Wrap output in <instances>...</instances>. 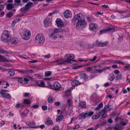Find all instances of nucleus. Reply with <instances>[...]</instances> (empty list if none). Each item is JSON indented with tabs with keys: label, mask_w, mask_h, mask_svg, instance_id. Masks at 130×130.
I'll return each instance as SVG.
<instances>
[{
	"label": "nucleus",
	"mask_w": 130,
	"mask_h": 130,
	"mask_svg": "<svg viewBox=\"0 0 130 130\" xmlns=\"http://www.w3.org/2000/svg\"><path fill=\"white\" fill-rule=\"evenodd\" d=\"M98 28L97 25L95 23H91L89 25V29L91 31L95 30Z\"/></svg>",
	"instance_id": "1a4fd4ad"
},
{
	"label": "nucleus",
	"mask_w": 130,
	"mask_h": 130,
	"mask_svg": "<svg viewBox=\"0 0 130 130\" xmlns=\"http://www.w3.org/2000/svg\"><path fill=\"white\" fill-rule=\"evenodd\" d=\"M86 103L85 102H80L78 104L79 106L82 108L85 107Z\"/></svg>",
	"instance_id": "5701e85b"
},
{
	"label": "nucleus",
	"mask_w": 130,
	"mask_h": 130,
	"mask_svg": "<svg viewBox=\"0 0 130 130\" xmlns=\"http://www.w3.org/2000/svg\"><path fill=\"white\" fill-rule=\"evenodd\" d=\"M71 100L70 99L68 100L67 101V103H68L69 106H70L71 105Z\"/></svg>",
	"instance_id": "5fc2aeb1"
},
{
	"label": "nucleus",
	"mask_w": 130,
	"mask_h": 130,
	"mask_svg": "<svg viewBox=\"0 0 130 130\" xmlns=\"http://www.w3.org/2000/svg\"><path fill=\"white\" fill-rule=\"evenodd\" d=\"M51 56L50 54L48 55H45L44 56V57L46 58H50Z\"/></svg>",
	"instance_id": "052dcab7"
},
{
	"label": "nucleus",
	"mask_w": 130,
	"mask_h": 130,
	"mask_svg": "<svg viewBox=\"0 0 130 130\" xmlns=\"http://www.w3.org/2000/svg\"><path fill=\"white\" fill-rule=\"evenodd\" d=\"M82 83L76 80H74L71 83V84L73 86H76L80 85Z\"/></svg>",
	"instance_id": "2eb2a0df"
},
{
	"label": "nucleus",
	"mask_w": 130,
	"mask_h": 130,
	"mask_svg": "<svg viewBox=\"0 0 130 130\" xmlns=\"http://www.w3.org/2000/svg\"><path fill=\"white\" fill-rule=\"evenodd\" d=\"M13 4L8 3L6 6L7 9L8 10H11L13 8Z\"/></svg>",
	"instance_id": "6ab92c4d"
},
{
	"label": "nucleus",
	"mask_w": 130,
	"mask_h": 130,
	"mask_svg": "<svg viewBox=\"0 0 130 130\" xmlns=\"http://www.w3.org/2000/svg\"><path fill=\"white\" fill-rule=\"evenodd\" d=\"M102 111H101L98 113H96L93 116L92 119L93 120L96 119H98L101 115Z\"/></svg>",
	"instance_id": "9b49d317"
},
{
	"label": "nucleus",
	"mask_w": 130,
	"mask_h": 130,
	"mask_svg": "<svg viewBox=\"0 0 130 130\" xmlns=\"http://www.w3.org/2000/svg\"><path fill=\"white\" fill-rule=\"evenodd\" d=\"M8 73L10 75V76H13L15 74V71L13 69H11L8 72Z\"/></svg>",
	"instance_id": "c85d7f7f"
},
{
	"label": "nucleus",
	"mask_w": 130,
	"mask_h": 130,
	"mask_svg": "<svg viewBox=\"0 0 130 130\" xmlns=\"http://www.w3.org/2000/svg\"><path fill=\"white\" fill-rule=\"evenodd\" d=\"M0 60L1 61H8V59L5 57L0 55Z\"/></svg>",
	"instance_id": "bb28decb"
},
{
	"label": "nucleus",
	"mask_w": 130,
	"mask_h": 130,
	"mask_svg": "<svg viewBox=\"0 0 130 130\" xmlns=\"http://www.w3.org/2000/svg\"><path fill=\"white\" fill-rule=\"evenodd\" d=\"M86 18L87 19V21L88 22H91V18L89 17H86Z\"/></svg>",
	"instance_id": "bf43d9fd"
},
{
	"label": "nucleus",
	"mask_w": 130,
	"mask_h": 130,
	"mask_svg": "<svg viewBox=\"0 0 130 130\" xmlns=\"http://www.w3.org/2000/svg\"><path fill=\"white\" fill-rule=\"evenodd\" d=\"M17 70L18 71L19 73H24L26 72V71L23 70Z\"/></svg>",
	"instance_id": "49530a36"
},
{
	"label": "nucleus",
	"mask_w": 130,
	"mask_h": 130,
	"mask_svg": "<svg viewBox=\"0 0 130 130\" xmlns=\"http://www.w3.org/2000/svg\"><path fill=\"white\" fill-rule=\"evenodd\" d=\"M114 62L115 63H117L118 64L121 63L122 64H123L124 63L122 62V61L120 60H115L114 61Z\"/></svg>",
	"instance_id": "4c0bfd02"
},
{
	"label": "nucleus",
	"mask_w": 130,
	"mask_h": 130,
	"mask_svg": "<svg viewBox=\"0 0 130 130\" xmlns=\"http://www.w3.org/2000/svg\"><path fill=\"white\" fill-rule=\"evenodd\" d=\"M39 105H35L32 106V107L34 108H38Z\"/></svg>",
	"instance_id": "6e6d98bb"
},
{
	"label": "nucleus",
	"mask_w": 130,
	"mask_h": 130,
	"mask_svg": "<svg viewBox=\"0 0 130 130\" xmlns=\"http://www.w3.org/2000/svg\"><path fill=\"white\" fill-rule=\"evenodd\" d=\"M123 127L121 126L116 125V126L113 127V129L114 130H120L122 129Z\"/></svg>",
	"instance_id": "412c9836"
},
{
	"label": "nucleus",
	"mask_w": 130,
	"mask_h": 130,
	"mask_svg": "<svg viewBox=\"0 0 130 130\" xmlns=\"http://www.w3.org/2000/svg\"><path fill=\"white\" fill-rule=\"evenodd\" d=\"M114 72L115 74H118L120 73V71L119 70H115Z\"/></svg>",
	"instance_id": "774afa93"
},
{
	"label": "nucleus",
	"mask_w": 130,
	"mask_h": 130,
	"mask_svg": "<svg viewBox=\"0 0 130 130\" xmlns=\"http://www.w3.org/2000/svg\"><path fill=\"white\" fill-rule=\"evenodd\" d=\"M110 106L109 104L106 105L103 109L101 110V111L102 112H106V111L110 110L111 109V108H110Z\"/></svg>",
	"instance_id": "f8f14e48"
},
{
	"label": "nucleus",
	"mask_w": 130,
	"mask_h": 130,
	"mask_svg": "<svg viewBox=\"0 0 130 130\" xmlns=\"http://www.w3.org/2000/svg\"><path fill=\"white\" fill-rule=\"evenodd\" d=\"M16 79H18V81L19 83H20L22 84H24V80L22 78L17 77L16 78Z\"/></svg>",
	"instance_id": "4be33fe9"
},
{
	"label": "nucleus",
	"mask_w": 130,
	"mask_h": 130,
	"mask_svg": "<svg viewBox=\"0 0 130 130\" xmlns=\"http://www.w3.org/2000/svg\"><path fill=\"white\" fill-rule=\"evenodd\" d=\"M54 86L55 90H59L61 87V85L57 82H55L54 83Z\"/></svg>",
	"instance_id": "4468645a"
},
{
	"label": "nucleus",
	"mask_w": 130,
	"mask_h": 130,
	"mask_svg": "<svg viewBox=\"0 0 130 130\" xmlns=\"http://www.w3.org/2000/svg\"><path fill=\"white\" fill-rule=\"evenodd\" d=\"M79 76L81 78H84L85 80L88 78V76L85 73H82L80 74Z\"/></svg>",
	"instance_id": "f3484780"
},
{
	"label": "nucleus",
	"mask_w": 130,
	"mask_h": 130,
	"mask_svg": "<svg viewBox=\"0 0 130 130\" xmlns=\"http://www.w3.org/2000/svg\"><path fill=\"white\" fill-rule=\"evenodd\" d=\"M65 94L69 96L70 94V91L69 90H67L65 91Z\"/></svg>",
	"instance_id": "c03bdc74"
},
{
	"label": "nucleus",
	"mask_w": 130,
	"mask_h": 130,
	"mask_svg": "<svg viewBox=\"0 0 130 130\" xmlns=\"http://www.w3.org/2000/svg\"><path fill=\"white\" fill-rule=\"evenodd\" d=\"M7 53V52L5 50L2 49H0V53L4 54Z\"/></svg>",
	"instance_id": "603ef678"
},
{
	"label": "nucleus",
	"mask_w": 130,
	"mask_h": 130,
	"mask_svg": "<svg viewBox=\"0 0 130 130\" xmlns=\"http://www.w3.org/2000/svg\"><path fill=\"white\" fill-rule=\"evenodd\" d=\"M45 41V38L42 34H39L36 36L35 38L36 42L39 45L43 44Z\"/></svg>",
	"instance_id": "7ed1b4c3"
},
{
	"label": "nucleus",
	"mask_w": 130,
	"mask_h": 130,
	"mask_svg": "<svg viewBox=\"0 0 130 130\" xmlns=\"http://www.w3.org/2000/svg\"><path fill=\"white\" fill-rule=\"evenodd\" d=\"M50 19L49 18H46L44 20V22L45 25L46 26H49L50 24Z\"/></svg>",
	"instance_id": "dca6fc26"
},
{
	"label": "nucleus",
	"mask_w": 130,
	"mask_h": 130,
	"mask_svg": "<svg viewBox=\"0 0 130 130\" xmlns=\"http://www.w3.org/2000/svg\"><path fill=\"white\" fill-rule=\"evenodd\" d=\"M5 93V92L3 91L2 90H1V91L0 92V94L3 97V96H4L5 94V93Z\"/></svg>",
	"instance_id": "09e8293b"
},
{
	"label": "nucleus",
	"mask_w": 130,
	"mask_h": 130,
	"mask_svg": "<svg viewBox=\"0 0 130 130\" xmlns=\"http://www.w3.org/2000/svg\"><path fill=\"white\" fill-rule=\"evenodd\" d=\"M30 34V31L25 29L24 30V32L22 33L21 36L22 39L25 40H27L29 39Z\"/></svg>",
	"instance_id": "423d86ee"
},
{
	"label": "nucleus",
	"mask_w": 130,
	"mask_h": 130,
	"mask_svg": "<svg viewBox=\"0 0 130 130\" xmlns=\"http://www.w3.org/2000/svg\"><path fill=\"white\" fill-rule=\"evenodd\" d=\"M114 30V29L110 27H108L107 28L103 30L100 31V34H103L105 33L106 31H113Z\"/></svg>",
	"instance_id": "ddd939ff"
},
{
	"label": "nucleus",
	"mask_w": 130,
	"mask_h": 130,
	"mask_svg": "<svg viewBox=\"0 0 130 130\" xmlns=\"http://www.w3.org/2000/svg\"><path fill=\"white\" fill-rule=\"evenodd\" d=\"M59 128L58 126H55L52 129V130H59Z\"/></svg>",
	"instance_id": "338daca9"
},
{
	"label": "nucleus",
	"mask_w": 130,
	"mask_h": 130,
	"mask_svg": "<svg viewBox=\"0 0 130 130\" xmlns=\"http://www.w3.org/2000/svg\"><path fill=\"white\" fill-rule=\"evenodd\" d=\"M115 78V76L113 74H111L109 75V79L111 81H113Z\"/></svg>",
	"instance_id": "2f4dec72"
},
{
	"label": "nucleus",
	"mask_w": 130,
	"mask_h": 130,
	"mask_svg": "<svg viewBox=\"0 0 130 130\" xmlns=\"http://www.w3.org/2000/svg\"><path fill=\"white\" fill-rule=\"evenodd\" d=\"M62 113L61 112H60V115L58 116L56 118V121L57 122H60L63 119V116L61 115Z\"/></svg>",
	"instance_id": "aec40b11"
},
{
	"label": "nucleus",
	"mask_w": 130,
	"mask_h": 130,
	"mask_svg": "<svg viewBox=\"0 0 130 130\" xmlns=\"http://www.w3.org/2000/svg\"><path fill=\"white\" fill-rule=\"evenodd\" d=\"M101 44L102 43L98 42L97 40L95 42H94L93 44V46L97 45L100 46H101Z\"/></svg>",
	"instance_id": "cd10ccee"
},
{
	"label": "nucleus",
	"mask_w": 130,
	"mask_h": 130,
	"mask_svg": "<svg viewBox=\"0 0 130 130\" xmlns=\"http://www.w3.org/2000/svg\"><path fill=\"white\" fill-rule=\"evenodd\" d=\"M33 4L31 2H29L27 3L25 5V6L28 10L31 7V5H32Z\"/></svg>",
	"instance_id": "b1692460"
},
{
	"label": "nucleus",
	"mask_w": 130,
	"mask_h": 130,
	"mask_svg": "<svg viewBox=\"0 0 130 130\" xmlns=\"http://www.w3.org/2000/svg\"><path fill=\"white\" fill-rule=\"evenodd\" d=\"M10 32L8 31L4 30L2 34L1 39L2 41L5 42H8L11 36L10 35Z\"/></svg>",
	"instance_id": "f03ea898"
},
{
	"label": "nucleus",
	"mask_w": 130,
	"mask_h": 130,
	"mask_svg": "<svg viewBox=\"0 0 130 130\" xmlns=\"http://www.w3.org/2000/svg\"><path fill=\"white\" fill-rule=\"evenodd\" d=\"M1 2H0V11H3L4 8V5L3 4L1 5Z\"/></svg>",
	"instance_id": "a19ab883"
},
{
	"label": "nucleus",
	"mask_w": 130,
	"mask_h": 130,
	"mask_svg": "<svg viewBox=\"0 0 130 130\" xmlns=\"http://www.w3.org/2000/svg\"><path fill=\"white\" fill-rule=\"evenodd\" d=\"M21 0H15L14 2L15 3H17L18 4V5H20L19 4L21 2Z\"/></svg>",
	"instance_id": "4d7b16f0"
},
{
	"label": "nucleus",
	"mask_w": 130,
	"mask_h": 130,
	"mask_svg": "<svg viewBox=\"0 0 130 130\" xmlns=\"http://www.w3.org/2000/svg\"><path fill=\"white\" fill-rule=\"evenodd\" d=\"M82 66H75V67H73V68L74 69H78L80 68L81 67H82Z\"/></svg>",
	"instance_id": "e2e57ef3"
},
{
	"label": "nucleus",
	"mask_w": 130,
	"mask_h": 130,
	"mask_svg": "<svg viewBox=\"0 0 130 130\" xmlns=\"http://www.w3.org/2000/svg\"><path fill=\"white\" fill-rule=\"evenodd\" d=\"M45 76H48L51 75L52 74V72L51 71H47L45 72Z\"/></svg>",
	"instance_id": "72a5a7b5"
},
{
	"label": "nucleus",
	"mask_w": 130,
	"mask_h": 130,
	"mask_svg": "<svg viewBox=\"0 0 130 130\" xmlns=\"http://www.w3.org/2000/svg\"><path fill=\"white\" fill-rule=\"evenodd\" d=\"M26 115L24 111L23 112L21 113V116L22 117H25L26 116Z\"/></svg>",
	"instance_id": "13d9d810"
},
{
	"label": "nucleus",
	"mask_w": 130,
	"mask_h": 130,
	"mask_svg": "<svg viewBox=\"0 0 130 130\" xmlns=\"http://www.w3.org/2000/svg\"><path fill=\"white\" fill-rule=\"evenodd\" d=\"M20 20L19 19H17L16 20H14L12 21V26H14L15 24V23H17L18 21H19Z\"/></svg>",
	"instance_id": "ea45409f"
},
{
	"label": "nucleus",
	"mask_w": 130,
	"mask_h": 130,
	"mask_svg": "<svg viewBox=\"0 0 130 130\" xmlns=\"http://www.w3.org/2000/svg\"><path fill=\"white\" fill-rule=\"evenodd\" d=\"M92 67H91L85 68V69H86V71L87 72H89L91 71L92 70Z\"/></svg>",
	"instance_id": "58836bf2"
},
{
	"label": "nucleus",
	"mask_w": 130,
	"mask_h": 130,
	"mask_svg": "<svg viewBox=\"0 0 130 130\" xmlns=\"http://www.w3.org/2000/svg\"><path fill=\"white\" fill-rule=\"evenodd\" d=\"M107 42H104L102 43L101 46L104 47V46H106V45H107Z\"/></svg>",
	"instance_id": "864d4df0"
},
{
	"label": "nucleus",
	"mask_w": 130,
	"mask_h": 130,
	"mask_svg": "<svg viewBox=\"0 0 130 130\" xmlns=\"http://www.w3.org/2000/svg\"><path fill=\"white\" fill-rule=\"evenodd\" d=\"M48 101L50 103H52L53 101V97L52 96H50L48 99Z\"/></svg>",
	"instance_id": "c9c22d12"
},
{
	"label": "nucleus",
	"mask_w": 130,
	"mask_h": 130,
	"mask_svg": "<svg viewBox=\"0 0 130 130\" xmlns=\"http://www.w3.org/2000/svg\"><path fill=\"white\" fill-rule=\"evenodd\" d=\"M58 30V28L57 29V28L55 29L54 30L53 32L50 35V37H52L55 34L59 32Z\"/></svg>",
	"instance_id": "393cba45"
},
{
	"label": "nucleus",
	"mask_w": 130,
	"mask_h": 130,
	"mask_svg": "<svg viewBox=\"0 0 130 130\" xmlns=\"http://www.w3.org/2000/svg\"><path fill=\"white\" fill-rule=\"evenodd\" d=\"M11 43L13 45H16L19 42V41L18 39L16 38L11 37L9 40L8 41V42Z\"/></svg>",
	"instance_id": "0eeeda50"
},
{
	"label": "nucleus",
	"mask_w": 130,
	"mask_h": 130,
	"mask_svg": "<svg viewBox=\"0 0 130 130\" xmlns=\"http://www.w3.org/2000/svg\"><path fill=\"white\" fill-rule=\"evenodd\" d=\"M13 16V14L11 12L8 13L7 14V17L10 18Z\"/></svg>",
	"instance_id": "37998d69"
},
{
	"label": "nucleus",
	"mask_w": 130,
	"mask_h": 130,
	"mask_svg": "<svg viewBox=\"0 0 130 130\" xmlns=\"http://www.w3.org/2000/svg\"><path fill=\"white\" fill-rule=\"evenodd\" d=\"M122 78V75L121 74L118 75L116 76V79L118 80L121 79Z\"/></svg>",
	"instance_id": "8fccbe9b"
},
{
	"label": "nucleus",
	"mask_w": 130,
	"mask_h": 130,
	"mask_svg": "<svg viewBox=\"0 0 130 130\" xmlns=\"http://www.w3.org/2000/svg\"><path fill=\"white\" fill-rule=\"evenodd\" d=\"M3 97L7 99H10L11 98L10 95L9 93H6L4 96H3Z\"/></svg>",
	"instance_id": "473e14b6"
},
{
	"label": "nucleus",
	"mask_w": 130,
	"mask_h": 130,
	"mask_svg": "<svg viewBox=\"0 0 130 130\" xmlns=\"http://www.w3.org/2000/svg\"><path fill=\"white\" fill-rule=\"evenodd\" d=\"M104 71L103 68L99 69V70H97V71H98V72L101 73L102 72H103Z\"/></svg>",
	"instance_id": "69168bd1"
},
{
	"label": "nucleus",
	"mask_w": 130,
	"mask_h": 130,
	"mask_svg": "<svg viewBox=\"0 0 130 130\" xmlns=\"http://www.w3.org/2000/svg\"><path fill=\"white\" fill-rule=\"evenodd\" d=\"M45 123L47 125H51L53 124V122L52 120H49L46 121Z\"/></svg>",
	"instance_id": "f704fd0d"
},
{
	"label": "nucleus",
	"mask_w": 130,
	"mask_h": 130,
	"mask_svg": "<svg viewBox=\"0 0 130 130\" xmlns=\"http://www.w3.org/2000/svg\"><path fill=\"white\" fill-rule=\"evenodd\" d=\"M68 57L67 58L66 60H64L63 61H61V62L58 63V64L59 65L60 64H64L65 63V62H68L69 63H71V62L69 61H73L72 60L75 58V57L74 55L73 54H71L70 55L67 54L65 56V57Z\"/></svg>",
	"instance_id": "39448f33"
},
{
	"label": "nucleus",
	"mask_w": 130,
	"mask_h": 130,
	"mask_svg": "<svg viewBox=\"0 0 130 130\" xmlns=\"http://www.w3.org/2000/svg\"><path fill=\"white\" fill-rule=\"evenodd\" d=\"M31 102V101L26 99H25L24 100V104H25L28 105L30 104Z\"/></svg>",
	"instance_id": "c756f323"
},
{
	"label": "nucleus",
	"mask_w": 130,
	"mask_h": 130,
	"mask_svg": "<svg viewBox=\"0 0 130 130\" xmlns=\"http://www.w3.org/2000/svg\"><path fill=\"white\" fill-rule=\"evenodd\" d=\"M26 72H27V73H34L35 72V71L33 70H26Z\"/></svg>",
	"instance_id": "e433bc0d"
},
{
	"label": "nucleus",
	"mask_w": 130,
	"mask_h": 130,
	"mask_svg": "<svg viewBox=\"0 0 130 130\" xmlns=\"http://www.w3.org/2000/svg\"><path fill=\"white\" fill-rule=\"evenodd\" d=\"M64 17L66 18L71 17L72 14L71 12L69 10L66 11L64 13Z\"/></svg>",
	"instance_id": "9d476101"
},
{
	"label": "nucleus",
	"mask_w": 130,
	"mask_h": 130,
	"mask_svg": "<svg viewBox=\"0 0 130 130\" xmlns=\"http://www.w3.org/2000/svg\"><path fill=\"white\" fill-rule=\"evenodd\" d=\"M35 84L36 86L39 87H43L45 86V84L43 82H41L40 83L38 82H35Z\"/></svg>",
	"instance_id": "a211bd4d"
},
{
	"label": "nucleus",
	"mask_w": 130,
	"mask_h": 130,
	"mask_svg": "<svg viewBox=\"0 0 130 130\" xmlns=\"http://www.w3.org/2000/svg\"><path fill=\"white\" fill-rule=\"evenodd\" d=\"M19 56L21 58L24 59H28L29 58L27 57L26 55L23 56V55H19Z\"/></svg>",
	"instance_id": "de8ad7c7"
},
{
	"label": "nucleus",
	"mask_w": 130,
	"mask_h": 130,
	"mask_svg": "<svg viewBox=\"0 0 130 130\" xmlns=\"http://www.w3.org/2000/svg\"><path fill=\"white\" fill-rule=\"evenodd\" d=\"M101 114H102V117L103 118H105L107 115V114L106 112H102L101 113Z\"/></svg>",
	"instance_id": "79ce46f5"
},
{
	"label": "nucleus",
	"mask_w": 130,
	"mask_h": 130,
	"mask_svg": "<svg viewBox=\"0 0 130 130\" xmlns=\"http://www.w3.org/2000/svg\"><path fill=\"white\" fill-rule=\"evenodd\" d=\"M21 106L22 107H24L22 105L21 106V104L19 103L17 104L15 106V107L16 108L19 107L20 106Z\"/></svg>",
	"instance_id": "3c124183"
},
{
	"label": "nucleus",
	"mask_w": 130,
	"mask_h": 130,
	"mask_svg": "<svg viewBox=\"0 0 130 130\" xmlns=\"http://www.w3.org/2000/svg\"><path fill=\"white\" fill-rule=\"evenodd\" d=\"M94 113L93 111H88L86 112H82L80 114L78 117V119H85L87 117H89L92 116Z\"/></svg>",
	"instance_id": "20e7f679"
},
{
	"label": "nucleus",
	"mask_w": 130,
	"mask_h": 130,
	"mask_svg": "<svg viewBox=\"0 0 130 130\" xmlns=\"http://www.w3.org/2000/svg\"><path fill=\"white\" fill-rule=\"evenodd\" d=\"M35 123L34 122H26V124L27 125H28L29 126L30 128H34V126H32L33 125H34Z\"/></svg>",
	"instance_id": "a878e982"
},
{
	"label": "nucleus",
	"mask_w": 130,
	"mask_h": 130,
	"mask_svg": "<svg viewBox=\"0 0 130 130\" xmlns=\"http://www.w3.org/2000/svg\"><path fill=\"white\" fill-rule=\"evenodd\" d=\"M56 22L58 27H62L64 26L63 21L60 18H57L56 21Z\"/></svg>",
	"instance_id": "6e6552de"
},
{
	"label": "nucleus",
	"mask_w": 130,
	"mask_h": 130,
	"mask_svg": "<svg viewBox=\"0 0 130 130\" xmlns=\"http://www.w3.org/2000/svg\"><path fill=\"white\" fill-rule=\"evenodd\" d=\"M73 20L74 24H76V28L78 29H80L81 27H84L87 26V24L85 21V17L81 13L75 15Z\"/></svg>",
	"instance_id": "f257e3e1"
},
{
	"label": "nucleus",
	"mask_w": 130,
	"mask_h": 130,
	"mask_svg": "<svg viewBox=\"0 0 130 130\" xmlns=\"http://www.w3.org/2000/svg\"><path fill=\"white\" fill-rule=\"evenodd\" d=\"M120 124L123 126H125L126 125V123L123 121H121L120 123Z\"/></svg>",
	"instance_id": "0e129e2a"
},
{
	"label": "nucleus",
	"mask_w": 130,
	"mask_h": 130,
	"mask_svg": "<svg viewBox=\"0 0 130 130\" xmlns=\"http://www.w3.org/2000/svg\"><path fill=\"white\" fill-rule=\"evenodd\" d=\"M28 10V9L25 6L24 7L21 9H20V11L21 12L24 13L25 12L27 11Z\"/></svg>",
	"instance_id": "7c9ffc66"
},
{
	"label": "nucleus",
	"mask_w": 130,
	"mask_h": 130,
	"mask_svg": "<svg viewBox=\"0 0 130 130\" xmlns=\"http://www.w3.org/2000/svg\"><path fill=\"white\" fill-rule=\"evenodd\" d=\"M58 30L59 32H65L66 31L65 29L61 28H58Z\"/></svg>",
	"instance_id": "a18cd8bd"
},
{
	"label": "nucleus",
	"mask_w": 130,
	"mask_h": 130,
	"mask_svg": "<svg viewBox=\"0 0 130 130\" xmlns=\"http://www.w3.org/2000/svg\"><path fill=\"white\" fill-rule=\"evenodd\" d=\"M42 109L43 110H45L47 109V107L46 106H43L42 107Z\"/></svg>",
	"instance_id": "680f3d73"
}]
</instances>
